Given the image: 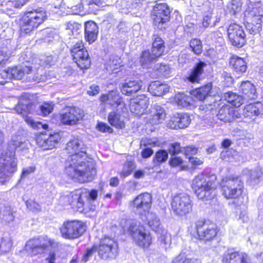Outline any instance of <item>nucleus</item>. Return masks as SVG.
Returning <instances> with one entry per match:
<instances>
[{
	"instance_id": "obj_40",
	"label": "nucleus",
	"mask_w": 263,
	"mask_h": 263,
	"mask_svg": "<svg viewBox=\"0 0 263 263\" xmlns=\"http://www.w3.org/2000/svg\"><path fill=\"white\" fill-rule=\"evenodd\" d=\"M153 43L151 51L155 56L159 57L162 55L164 50V42L162 39L157 35H154L153 37Z\"/></svg>"
},
{
	"instance_id": "obj_52",
	"label": "nucleus",
	"mask_w": 263,
	"mask_h": 263,
	"mask_svg": "<svg viewBox=\"0 0 263 263\" xmlns=\"http://www.w3.org/2000/svg\"><path fill=\"white\" fill-rule=\"evenodd\" d=\"M246 28L250 34L255 35L260 32L261 30V25L258 23H247Z\"/></svg>"
},
{
	"instance_id": "obj_50",
	"label": "nucleus",
	"mask_w": 263,
	"mask_h": 263,
	"mask_svg": "<svg viewBox=\"0 0 263 263\" xmlns=\"http://www.w3.org/2000/svg\"><path fill=\"white\" fill-rule=\"evenodd\" d=\"M135 168V164L133 161H126L123 167L121 175L125 177L129 175Z\"/></svg>"
},
{
	"instance_id": "obj_44",
	"label": "nucleus",
	"mask_w": 263,
	"mask_h": 263,
	"mask_svg": "<svg viewBox=\"0 0 263 263\" xmlns=\"http://www.w3.org/2000/svg\"><path fill=\"white\" fill-rule=\"evenodd\" d=\"M73 61L81 69H82V48L80 44L77 43L71 50Z\"/></svg>"
},
{
	"instance_id": "obj_59",
	"label": "nucleus",
	"mask_w": 263,
	"mask_h": 263,
	"mask_svg": "<svg viewBox=\"0 0 263 263\" xmlns=\"http://www.w3.org/2000/svg\"><path fill=\"white\" fill-rule=\"evenodd\" d=\"M168 151L172 156H175L179 154L181 152V146L179 143L176 142L170 145Z\"/></svg>"
},
{
	"instance_id": "obj_53",
	"label": "nucleus",
	"mask_w": 263,
	"mask_h": 263,
	"mask_svg": "<svg viewBox=\"0 0 263 263\" xmlns=\"http://www.w3.org/2000/svg\"><path fill=\"white\" fill-rule=\"evenodd\" d=\"M199 260L186 257L184 255L180 254L173 261V263H199Z\"/></svg>"
},
{
	"instance_id": "obj_22",
	"label": "nucleus",
	"mask_w": 263,
	"mask_h": 263,
	"mask_svg": "<svg viewBox=\"0 0 263 263\" xmlns=\"http://www.w3.org/2000/svg\"><path fill=\"white\" fill-rule=\"evenodd\" d=\"M239 92L245 103L250 100H255L258 96L255 86L248 81L241 83L239 87Z\"/></svg>"
},
{
	"instance_id": "obj_13",
	"label": "nucleus",
	"mask_w": 263,
	"mask_h": 263,
	"mask_svg": "<svg viewBox=\"0 0 263 263\" xmlns=\"http://www.w3.org/2000/svg\"><path fill=\"white\" fill-rule=\"evenodd\" d=\"M152 197L147 193H144L138 195L131 202L133 211L140 215H146L151 206Z\"/></svg>"
},
{
	"instance_id": "obj_36",
	"label": "nucleus",
	"mask_w": 263,
	"mask_h": 263,
	"mask_svg": "<svg viewBox=\"0 0 263 263\" xmlns=\"http://www.w3.org/2000/svg\"><path fill=\"white\" fill-rule=\"evenodd\" d=\"M230 65L237 73L245 72L247 70V63L243 58L233 55L230 59Z\"/></svg>"
},
{
	"instance_id": "obj_33",
	"label": "nucleus",
	"mask_w": 263,
	"mask_h": 263,
	"mask_svg": "<svg viewBox=\"0 0 263 263\" xmlns=\"http://www.w3.org/2000/svg\"><path fill=\"white\" fill-rule=\"evenodd\" d=\"M148 90L154 96H162L168 92L170 86L167 84H162L158 81H156L149 84Z\"/></svg>"
},
{
	"instance_id": "obj_29",
	"label": "nucleus",
	"mask_w": 263,
	"mask_h": 263,
	"mask_svg": "<svg viewBox=\"0 0 263 263\" xmlns=\"http://www.w3.org/2000/svg\"><path fill=\"white\" fill-rule=\"evenodd\" d=\"M142 87V81L138 79L126 80L122 84L121 90L123 94L130 96L138 91Z\"/></svg>"
},
{
	"instance_id": "obj_5",
	"label": "nucleus",
	"mask_w": 263,
	"mask_h": 263,
	"mask_svg": "<svg viewBox=\"0 0 263 263\" xmlns=\"http://www.w3.org/2000/svg\"><path fill=\"white\" fill-rule=\"evenodd\" d=\"M57 246L58 243L54 239L46 235H41L28 240L25 249L31 255H36L45 253L50 247L55 248Z\"/></svg>"
},
{
	"instance_id": "obj_16",
	"label": "nucleus",
	"mask_w": 263,
	"mask_h": 263,
	"mask_svg": "<svg viewBox=\"0 0 263 263\" xmlns=\"http://www.w3.org/2000/svg\"><path fill=\"white\" fill-rule=\"evenodd\" d=\"M117 243L112 239L104 237L100 241L98 249L100 256L104 259L115 257L117 253Z\"/></svg>"
},
{
	"instance_id": "obj_31",
	"label": "nucleus",
	"mask_w": 263,
	"mask_h": 263,
	"mask_svg": "<svg viewBox=\"0 0 263 263\" xmlns=\"http://www.w3.org/2000/svg\"><path fill=\"white\" fill-rule=\"evenodd\" d=\"M263 113V105L260 102L255 104H250L247 105L244 109L243 114L245 118L252 120L255 119L256 116Z\"/></svg>"
},
{
	"instance_id": "obj_26",
	"label": "nucleus",
	"mask_w": 263,
	"mask_h": 263,
	"mask_svg": "<svg viewBox=\"0 0 263 263\" xmlns=\"http://www.w3.org/2000/svg\"><path fill=\"white\" fill-rule=\"evenodd\" d=\"M83 183L93 180L97 174L96 163L94 160L88 157L83 164Z\"/></svg>"
},
{
	"instance_id": "obj_62",
	"label": "nucleus",
	"mask_w": 263,
	"mask_h": 263,
	"mask_svg": "<svg viewBox=\"0 0 263 263\" xmlns=\"http://www.w3.org/2000/svg\"><path fill=\"white\" fill-rule=\"evenodd\" d=\"M90 64L91 61L87 51L86 50L85 51L83 47V69L89 68Z\"/></svg>"
},
{
	"instance_id": "obj_64",
	"label": "nucleus",
	"mask_w": 263,
	"mask_h": 263,
	"mask_svg": "<svg viewBox=\"0 0 263 263\" xmlns=\"http://www.w3.org/2000/svg\"><path fill=\"white\" fill-rule=\"evenodd\" d=\"M81 27V26L80 24L75 22L73 23H69L67 24V28L71 30L72 32L74 34V33H77L78 31L80 29Z\"/></svg>"
},
{
	"instance_id": "obj_24",
	"label": "nucleus",
	"mask_w": 263,
	"mask_h": 263,
	"mask_svg": "<svg viewBox=\"0 0 263 263\" xmlns=\"http://www.w3.org/2000/svg\"><path fill=\"white\" fill-rule=\"evenodd\" d=\"M78 110L76 107H70L65 109L60 115L61 123L66 125L76 124L80 116Z\"/></svg>"
},
{
	"instance_id": "obj_43",
	"label": "nucleus",
	"mask_w": 263,
	"mask_h": 263,
	"mask_svg": "<svg viewBox=\"0 0 263 263\" xmlns=\"http://www.w3.org/2000/svg\"><path fill=\"white\" fill-rule=\"evenodd\" d=\"M224 99L232 105L238 107L245 103L243 98L240 95L238 96L235 93L228 92L224 93Z\"/></svg>"
},
{
	"instance_id": "obj_28",
	"label": "nucleus",
	"mask_w": 263,
	"mask_h": 263,
	"mask_svg": "<svg viewBox=\"0 0 263 263\" xmlns=\"http://www.w3.org/2000/svg\"><path fill=\"white\" fill-rule=\"evenodd\" d=\"M217 116L220 120L224 122H230L238 118L235 109L227 105L219 109Z\"/></svg>"
},
{
	"instance_id": "obj_7",
	"label": "nucleus",
	"mask_w": 263,
	"mask_h": 263,
	"mask_svg": "<svg viewBox=\"0 0 263 263\" xmlns=\"http://www.w3.org/2000/svg\"><path fill=\"white\" fill-rule=\"evenodd\" d=\"M193 205L191 197L184 193L175 195L171 202L173 212L175 215L180 217L190 213L192 211Z\"/></svg>"
},
{
	"instance_id": "obj_58",
	"label": "nucleus",
	"mask_w": 263,
	"mask_h": 263,
	"mask_svg": "<svg viewBox=\"0 0 263 263\" xmlns=\"http://www.w3.org/2000/svg\"><path fill=\"white\" fill-rule=\"evenodd\" d=\"M53 106L52 102H45L40 106V109L43 115L47 116L52 112Z\"/></svg>"
},
{
	"instance_id": "obj_51",
	"label": "nucleus",
	"mask_w": 263,
	"mask_h": 263,
	"mask_svg": "<svg viewBox=\"0 0 263 263\" xmlns=\"http://www.w3.org/2000/svg\"><path fill=\"white\" fill-rule=\"evenodd\" d=\"M190 47L192 49L193 52L197 54H199L202 52V44L200 40L194 39L190 41Z\"/></svg>"
},
{
	"instance_id": "obj_6",
	"label": "nucleus",
	"mask_w": 263,
	"mask_h": 263,
	"mask_svg": "<svg viewBox=\"0 0 263 263\" xmlns=\"http://www.w3.org/2000/svg\"><path fill=\"white\" fill-rule=\"evenodd\" d=\"M47 18L46 12L40 9L27 12L22 17L21 32L29 33L36 29Z\"/></svg>"
},
{
	"instance_id": "obj_37",
	"label": "nucleus",
	"mask_w": 263,
	"mask_h": 263,
	"mask_svg": "<svg viewBox=\"0 0 263 263\" xmlns=\"http://www.w3.org/2000/svg\"><path fill=\"white\" fill-rule=\"evenodd\" d=\"M0 218L6 224L12 222L15 219L13 209L9 205H4L0 210Z\"/></svg>"
},
{
	"instance_id": "obj_17",
	"label": "nucleus",
	"mask_w": 263,
	"mask_h": 263,
	"mask_svg": "<svg viewBox=\"0 0 263 263\" xmlns=\"http://www.w3.org/2000/svg\"><path fill=\"white\" fill-rule=\"evenodd\" d=\"M229 39L231 44L236 47H241L246 43V34L242 28L239 25H230L227 29Z\"/></svg>"
},
{
	"instance_id": "obj_39",
	"label": "nucleus",
	"mask_w": 263,
	"mask_h": 263,
	"mask_svg": "<svg viewBox=\"0 0 263 263\" xmlns=\"http://www.w3.org/2000/svg\"><path fill=\"white\" fill-rule=\"evenodd\" d=\"M32 67L25 65L22 67H16L10 68L12 79H21L25 74H28L32 71Z\"/></svg>"
},
{
	"instance_id": "obj_19",
	"label": "nucleus",
	"mask_w": 263,
	"mask_h": 263,
	"mask_svg": "<svg viewBox=\"0 0 263 263\" xmlns=\"http://www.w3.org/2000/svg\"><path fill=\"white\" fill-rule=\"evenodd\" d=\"M148 104V98L144 95H139L130 100L129 109L136 115L140 116L145 112Z\"/></svg>"
},
{
	"instance_id": "obj_11",
	"label": "nucleus",
	"mask_w": 263,
	"mask_h": 263,
	"mask_svg": "<svg viewBox=\"0 0 263 263\" xmlns=\"http://www.w3.org/2000/svg\"><path fill=\"white\" fill-rule=\"evenodd\" d=\"M77 156L69 157L66 162L65 172L70 179L75 182H81L82 177V158L76 159Z\"/></svg>"
},
{
	"instance_id": "obj_32",
	"label": "nucleus",
	"mask_w": 263,
	"mask_h": 263,
	"mask_svg": "<svg viewBox=\"0 0 263 263\" xmlns=\"http://www.w3.org/2000/svg\"><path fill=\"white\" fill-rule=\"evenodd\" d=\"M120 110L121 109L117 108L116 111L110 112L108 116V121L112 126L122 129L125 127L124 117L122 115Z\"/></svg>"
},
{
	"instance_id": "obj_20",
	"label": "nucleus",
	"mask_w": 263,
	"mask_h": 263,
	"mask_svg": "<svg viewBox=\"0 0 263 263\" xmlns=\"http://www.w3.org/2000/svg\"><path fill=\"white\" fill-rule=\"evenodd\" d=\"M191 121L188 114H176L171 117L167 125L172 129L184 128L189 125Z\"/></svg>"
},
{
	"instance_id": "obj_57",
	"label": "nucleus",
	"mask_w": 263,
	"mask_h": 263,
	"mask_svg": "<svg viewBox=\"0 0 263 263\" xmlns=\"http://www.w3.org/2000/svg\"><path fill=\"white\" fill-rule=\"evenodd\" d=\"M26 204L27 209L32 212L38 213L41 211V205L35 201L28 200L26 201Z\"/></svg>"
},
{
	"instance_id": "obj_4",
	"label": "nucleus",
	"mask_w": 263,
	"mask_h": 263,
	"mask_svg": "<svg viewBox=\"0 0 263 263\" xmlns=\"http://www.w3.org/2000/svg\"><path fill=\"white\" fill-rule=\"evenodd\" d=\"M15 151L8 149L0 157V183L4 184L17 170Z\"/></svg>"
},
{
	"instance_id": "obj_27",
	"label": "nucleus",
	"mask_w": 263,
	"mask_h": 263,
	"mask_svg": "<svg viewBox=\"0 0 263 263\" xmlns=\"http://www.w3.org/2000/svg\"><path fill=\"white\" fill-rule=\"evenodd\" d=\"M151 116L149 122L153 125H157L162 123L166 118V112L162 106L155 104L152 107L151 111Z\"/></svg>"
},
{
	"instance_id": "obj_15",
	"label": "nucleus",
	"mask_w": 263,
	"mask_h": 263,
	"mask_svg": "<svg viewBox=\"0 0 263 263\" xmlns=\"http://www.w3.org/2000/svg\"><path fill=\"white\" fill-rule=\"evenodd\" d=\"M82 222L79 220L67 221L63 223L60 232L63 238L66 239L77 238L81 235Z\"/></svg>"
},
{
	"instance_id": "obj_54",
	"label": "nucleus",
	"mask_w": 263,
	"mask_h": 263,
	"mask_svg": "<svg viewBox=\"0 0 263 263\" xmlns=\"http://www.w3.org/2000/svg\"><path fill=\"white\" fill-rule=\"evenodd\" d=\"M262 174L261 168L257 167L251 171L250 179L254 182H257L262 177Z\"/></svg>"
},
{
	"instance_id": "obj_38",
	"label": "nucleus",
	"mask_w": 263,
	"mask_h": 263,
	"mask_svg": "<svg viewBox=\"0 0 263 263\" xmlns=\"http://www.w3.org/2000/svg\"><path fill=\"white\" fill-rule=\"evenodd\" d=\"M212 88V84L210 83L193 90L191 92V95L198 100L202 101L209 95Z\"/></svg>"
},
{
	"instance_id": "obj_49",
	"label": "nucleus",
	"mask_w": 263,
	"mask_h": 263,
	"mask_svg": "<svg viewBox=\"0 0 263 263\" xmlns=\"http://www.w3.org/2000/svg\"><path fill=\"white\" fill-rule=\"evenodd\" d=\"M242 5L241 0H232L228 8L230 13L235 14L241 10Z\"/></svg>"
},
{
	"instance_id": "obj_21",
	"label": "nucleus",
	"mask_w": 263,
	"mask_h": 263,
	"mask_svg": "<svg viewBox=\"0 0 263 263\" xmlns=\"http://www.w3.org/2000/svg\"><path fill=\"white\" fill-rule=\"evenodd\" d=\"M82 190H76L68 197H62L61 201H68L74 211L82 213Z\"/></svg>"
},
{
	"instance_id": "obj_45",
	"label": "nucleus",
	"mask_w": 263,
	"mask_h": 263,
	"mask_svg": "<svg viewBox=\"0 0 263 263\" xmlns=\"http://www.w3.org/2000/svg\"><path fill=\"white\" fill-rule=\"evenodd\" d=\"M122 66V60L120 58L112 57L110 58L106 69L109 72L116 73V70H118Z\"/></svg>"
},
{
	"instance_id": "obj_46",
	"label": "nucleus",
	"mask_w": 263,
	"mask_h": 263,
	"mask_svg": "<svg viewBox=\"0 0 263 263\" xmlns=\"http://www.w3.org/2000/svg\"><path fill=\"white\" fill-rule=\"evenodd\" d=\"M157 233L160 235L158 237V239L161 245H163V247L166 249L171 243V235L164 229H160L159 232Z\"/></svg>"
},
{
	"instance_id": "obj_14",
	"label": "nucleus",
	"mask_w": 263,
	"mask_h": 263,
	"mask_svg": "<svg viewBox=\"0 0 263 263\" xmlns=\"http://www.w3.org/2000/svg\"><path fill=\"white\" fill-rule=\"evenodd\" d=\"M61 136L58 133L51 134L48 132L41 133L36 139L37 145L43 150L50 149L54 148L59 141Z\"/></svg>"
},
{
	"instance_id": "obj_25",
	"label": "nucleus",
	"mask_w": 263,
	"mask_h": 263,
	"mask_svg": "<svg viewBox=\"0 0 263 263\" xmlns=\"http://www.w3.org/2000/svg\"><path fill=\"white\" fill-rule=\"evenodd\" d=\"M11 143L15 150L21 155H25L28 153L30 144L25 138L21 136H14L12 138Z\"/></svg>"
},
{
	"instance_id": "obj_55",
	"label": "nucleus",
	"mask_w": 263,
	"mask_h": 263,
	"mask_svg": "<svg viewBox=\"0 0 263 263\" xmlns=\"http://www.w3.org/2000/svg\"><path fill=\"white\" fill-rule=\"evenodd\" d=\"M12 243L10 240L0 239V253H5L8 252L11 248Z\"/></svg>"
},
{
	"instance_id": "obj_34",
	"label": "nucleus",
	"mask_w": 263,
	"mask_h": 263,
	"mask_svg": "<svg viewBox=\"0 0 263 263\" xmlns=\"http://www.w3.org/2000/svg\"><path fill=\"white\" fill-rule=\"evenodd\" d=\"M206 66L205 63L200 61L196 64L195 67L191 69L187 77V80L192 83L199 82L200 80L201 74L203 72V68Z\"/></svg>"
},
{
	"instance_id": "obj_48",
	"label": "nucleus",
	"mask_w": 263,
	"mask_h": 263,
	"mask_svg": "<svg viewBox=\"0 0 263 263\" xmlns=\"http://www.w3.org/2000/svg\"><path fill=\"white\" fill-rule=\"evenodd\" d=\"M157 58H158L157 56L154 57V54L152 53V51H144L140 58V62L143 66L146 67L149 63Z\"/></svg>"
},
{
	"instance_id": "obj_61",
	"label": "nucleus",
	"mask_w": 263,
	"mask_h": 263,
	"mask_svg": "<svg viewBox=\"0 0 263 263\" xmlns=\"http://www.w3.org/2000/svg\"><path fill=\"white\" fill-rule=\"evenodd\" d=\"M97 128L101 132H107L111 133L112 132L113 129L105 123L102 122H99L97 125Z\"/></svg>"
},
{
	"instance_id": "obj_2",
	"label": "nucleus",
	"mask_w": 263,
	"mask_h": 263,
	"mask_svg": "<svg viewBox=\"0 0 263 263\" xmlns=\"http://www.w3.org/2000/svg\"><path fill=\"white\" fill-rule=\"evenodd\" d=\"M216 176L201 173L195 177L192 182V189L197 197L203 201H208L215 196Z\"/></svg>"
},
{
	"instance_id": "obj_3",
	"label": "nucleus",
	"mask_w": 263,
	"mask_h": 263,
	"mask_svg": "<svg viewBox=\"0 0 263 263\" xmlns=\"http://www.w3.org/2000/svg\"><path fill=\"white\" fill-rule=\"evenodd\" d=\"M30 95L26 93H23L21 97L15 110L18 114L22 115L25 122L33 129H47L48 125L43 124L41 122L35 121L28 114H32L35 110V105L33 103Z\"/></svg>"
},
{
	"instance_id": "obj_47",
	"label": "nucleus",
	"mask_w": 263,
	"mask_h": 263,
	"mask_svg": "<svg viewBox=\"0 0 263 263\" xmlns=\"http://www.w3.org/2000/svg\"><path fill=\"white\" fill-rule=\"evenodd\" d=\"M156 69L160 76L166 78L169 77L173 71V69L167 64H157Z\"/></svg>"
},
{
	"instance_id": "obj_9",
	"label": "nucleus",
	"mask_w": 263,
	"mask_h": 263,
	"mask_svg": "<svg viewBox=\"0 0 263 263\" xmlns=\"http://www.w3.org/2000/svg\"><path fill=\"white\" fill-rule=\"evenodd\" d=\"M171 11L166 4H157L154 7L152 17L154 25L159 30L164 29L170 18Z\"/></svg>"
},
{
	"instance_id": "obj_1",
	"label": "nucleus",
	"mask_w": 263,
	"mask_h": 263,
	"mask_svg": "<svg viewBox=\"0 0 263 263\" xmlns=\"http://www.w3.org/2000/svg\"><path fill=\"white\" fill-rule=\"evenodd\" d=\"M222 195L232 201L229 204L234 208H238L242 204L241 196L243 190V182L238 176H230L223 178L221 182Z\"/></svg>"
},
{
	"instance_id": "obj_23",
	"label": "nucleus",
	"mask_w": 263,
	"mask_h": 263,
	"mask_svg": "<svg viewBox=\"0 0 263 263\" xmlns=\"http://www.w3.org/2000/svg\"><path fill=\"white\" fill-rule=\"evenodd\" d=\"M100 100L104 103H107L111 106L116 105L117 108L123 109L125 104L123 99L120 97L117 91H111L107 95H102Z\"/></svg>"
},
{
	"instance_id": "obj_41",
	"label": "nucleus",
	"mask_w": 263,
	"mask_h": 263,
	"mask_svg": "<svg viewBox=\"0 0 263 263\" xmlns=\"http://www.w3.org/2000/svg\"><path fill=\"white\" fill-rule=\"evenodd\" d=\"M146 218L148 225L155 232H159L160 229H162L159 218L156 213L147 212L144 215Z\"/></svg>"
},
{
	"instance_id": "obj_8",
	"label": "nucleus",
	"mask_w": 263,
	"mask_h": 263,
	"mask_svg": "<svg viewBox=\"0 0 263 263\" xmlns=\"http://www.w3.org/2000/svg\"><path fill=\"white\" fill-rule=\"evenodd\" d=\"M129 231L134 242L138 246L147 248L151 245L152 240L151 235L140 223L133 222L129 228Z\"/></svg>"
},
{
	"instance_id": "obj_42",
	"label": "nucleus",
	"mask_w": 263,
	"mask_h": 263,
	"mask_svg": "<svg viewBox=\"0 0 263 263\" xmlns=\"http://www.w3.org/2000/svg\"><path fill=\"white\" fill-rule=\"evenodd\" d=\"M174 102L178 106L187 107L192 104L193 100L191 96L183 93H179L175 95Z\"/></svg>"
},
{
	"instance_id": "obj_35",
	"label": "nucleus",
	"mask_w": 263,
	"mask_h": 263,
	"mask_svg": "<svg viewBox=\"0 0 263 263\" xmlns=\"http://www.w3.org/2000/svg\"><path fill=\"white\" fill-rule=\"evenodd\" d=\"M98 33V28L93 22H87L85 24V37L89 44L94 42Z\"/></svg>"
},
{
	"instance_id": "obj_18",
	"label": "nucleus",
	"mask_w": 263,
	"mask_h": 263,
	"mask_svg": "<svg viewBox=\"0 0 263 263\" xmlns=\"http://www.w3.org/2000/svg\"><path fill=\"white\" fill-rule=\"evenodd\" d=\"M224 263H252L249 256L243 252L228 249L222 256Z\"/></svg>"
},
{
	"instance_id": "obj_12",
	"label": "nucleus",
	"mask_w": 263,
	"mask_h": 263,
	"mask_svg": "<svg viewBox=\"0 0 263 263\" xmlns=\"http://www.w3.org/2000/svg\"><path fill=\"white\" fill-rule=\"evenodd\" d=\"M198 238L204 242L212 240L217 234L216 226L205 221H198L196 223Z\"/></svg>"
},
{
	"instance_id": "obj_30",
	"label": "nucleus",
	"mask_w": 263,
	"mask_h": 263,
	"mask_svg": "<svg viewBox=\"0 0 263 263\" xmlns=\"http://www.w3.org/2000/svg\"><path fill=\"white\" fill-rule=\"evenodd\" d=\"M82 146L81 140L78 138H73L70 140L66 144L65 150L66 152L70 154V157L77 156L76 159L82 158Z\"/></svg>"
},
{
	"instance_id": "obj_63",
	"label": "nucleus",
	"mask_w": 263,
	"mask_h": 263,
	"mask_svg": "<svg viewBox=\"0 0 263 263\" xmlns=\"http://www.w3.org/2000/svg\"><path fill=\"white\" fill-rule=\"evenodd\" d=\"M157 143V141L156 140L152 139H145L141 141V145L147 147H148V146H155Z\"/></svg>"
},
{
	"instance_id": "obj_56",
	"label": "nucleus",
	"mask_w": 263,
	"mask_h": 263,
	"mask_svg": "<svg viewBox=\"0 0 263 263\" xmlns=\"http://www.w3.org/2000/svg\"><path fill=\"white\" fill-rule=\"evenodd\" d=\"M168 158V153L165 150H159L155 155V160L159 163H163Z\"/></svg>"
},
{
	"instance_id": "obj_60",
	"label": "nucleus",
	"mask_w": 263,
	"mask_h": 263,
	"mask_svg": "<svg viewBox=\"0 0 263 263\" xmlns=\"http://www.w3.org/2000/svg\"><path fill=\"white\" fill-rule=\"evenodd\" d=\"M183 163V160L180 157L172 156L169 164L172 167H176L181 165Z\"/></svg>"
},
{
	"instance_id": "obj_10",
	"label": "nucleus",
	"mask_w": 263,
	"mask_h": 263,
	"mask_svg": "<svg viewBox=\"0 0 263 263\" xmlns=\"http://www.w3.org/2000/svg\"><path fill=\"white\" fill-rule=\"evenodd\" d=\"M246 23L262 24L263 8L261 3L258 0L249 2L248 8L245 13Z\"/></svg>"
}]
</instances>
